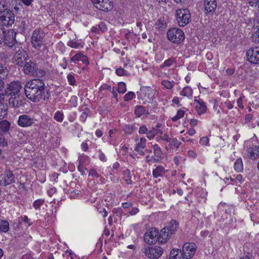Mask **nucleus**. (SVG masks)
Wrapping results in <instances>:
<instances>
[{
  "label": "nucleus",
  "mask_w": 259,
  "mask_h": 259,
  "mask_svg": "<svg viewBox=\"0 0 259 259\" xmlns=\"http://www.w3.org/2000/svg\"><path fill=\"white\" fill-rule=\"evenodd\" d=\"M166 171L167 170H165L163 166L158 165L153 170L152 175L154 178H157L160 177H163Z\"/></svg>",
  "instance_id": "obj_22"
},
{
  "label": "nucleus",
  "mask_w": 259,
  "mask_h": 259,
  "mask_svg": "<svg viewBox=\"0 0 259 259\" xmlns=\"http://www.w3.org/2000/svg\"><path fill=\"white\" fill-rule=\"evenodd\" d=\"M45 34L44 31L40 29H36L32 33L31 36V44L32 47L37 51L45 46L44 38Z\"/></svg>",
  "instance_id": "obj_2"
},
{
  "label": "nucleus",
  "mask_w": 259,
  "mask_h": 259,
  "mask_svg": "<svg viewBox=\"0 0 259 259\" xmlns=\"http://www.w3.org/2000/svg\"><path fill=\"white\" fill-rule=\"evenodd\" d=\"M178 227V223L176 221H172L170 223L169 226L166 227V229L168 231V233L171 235L175 232Z\"/></svg>",
  "instance_id": "obj_28"
},
{
  "label": "nucleus",
  "mask_w": 259,
  "mask_h": 259,
  "mask_svg": "<svg viewBox=\"0 0 259 259\" xmlns=\"http://www.w3.org/2000/svg\"><path fill=\"white\" fill-rule=\"evenodd\" d=\"M21 259H34L33 254L31 252H28L23 254Z\"/></svg>",
  "instance_id": "obj_55"
},
{
  "label": "nucleus",
  "mask_w": 259,
  "mask_h": 259,
  "mask_svg": "<svg viewBox=\"0 0 259 259\" xmlns=\"http://www.w3.org/2000/svg\"><path fill=\"white\" fill-rule=\"evenodd\" d=\"M78 170L81 173L82 175H84L85 173V171L87 170V168L85 167V165L81 164L79 163L78 166Z\"/></svg>",
  "instance_id": "obj_56"
},
{
  "label": "nucleus",
  "mask_w": 259,
  "mask_h": 259,
  "mask_svg": "<svg viewBox=\"0 0 259 259\" xmlns=\"http://www.w3.org/2000/svg\"><path fill=\"white\" fill-rule=\"evenodd\" d=\"M45 85L42 80L33 79L27 81L25 85L26 97L33 102H38L45 99Z\"/></svg>",
  "instance_id": "obj_1"
},
{
  "label": "nucleus",
  "mask_w": 259,
  "mask_h": 259,
  "mask_svg": "<svg viewBox=\"0 0 259 259\" xmlns=\"http://www.w3.org/2000/svg\"><path fill=\"white\" fill-rule=\"evenodd\" d=\"M180 95L189 99H191L193 96V90L189 86L185 87L180 92Z\"/></svg>",
  "instance_id": "obj_26"
},
{
  "label": "nucleus",
  "mask_w": 259,
  "mask_h": 259,
  "mask_svg": "<svg viewBox=\"0 0 259 259\" xmlns=\"http://www.w3.org/2000/svg\"><path fill=\"white\" fill-rule=\"evenodd\" d=\"M8 75L7 68L0 63V77L4 78Z\"/></svg>",
  "instance_id": "obj_43"
},
{
  "label": "nucleus",
  "mask_w": 259,
  "mask_h": 259,
  "mask_svg": "<svg viewBox=\"0 0 259 259\" xmlns=\"http://www.w3.org/2000/svg\"><path fill=\"white\" fill-rule=\"evenodd\" d=\"M36 67L37 65L35 63L32 61H29L26 62L23 66L24 73L26 74L32 76Z\"/></svg>",
  "instance_id": "obj_18"
},
{
  "label": "nucleus",
  "mask_w": 259,
  "mask_h": 259,
  "mask_svg": "<svg viewBox=\"0 0 259 259\" xmlns=\"http://www.w3.org/2000/svg\"><path fill=\"white\" fill-rule=\"evenodd\" d=\"M16 33L13 29H6V32L2 33V40L0 41V44L4 42L9 47H13L16 42Z\"/></svg>",
  "instance_id": "obj_5"
},
{
  "label": "nucleus",
  "mask_w": 259,
  "mask_h": 259,
  "mask_svg": "<svg viewBox=\"0 0 259 259\" xmlns=\"http://www.w3.org/2000/svg\"><path fill=\"white\" fill-rule=\"evenodd\" d=\"M154 155L158 158L161 159L163 158V153L161 148L157 144H155L153 146Z\"/></svg>",
  "instance_id": "obj_31"
},
{
  "label": "nucleus",
  "mask_w": 259,
  "mask_h": 259,
  "mask_svg": "<svg viewBox=\"0 0 259 259\" xmlns=\"http://www.w3.org/2000/svg\"><path fill=\"white\" fill-rule=\"evenodd\" d=\"M27 26L28 25L26 22L25 20H22L19 25V28L21 32H24L27 28Z\"/></svg>",
  "instance_id": "obj_52"
},
{
  "label": "nucleus",
  "mask_w": 259,
  "mask_h": 259,
  "mask_svg": "<svg viewBox=\"0 0 259 259\" xmlns=\"http://www.w3.org/2000/svg\"><path fill=\"white\" fill-rule=\"evenodd\" d=\"M143 252L148 258L156 259L162 255L163 249L160 246H148L144 247Z\"/></svg>",
  "instance_id": "obj_6"
},
{
  "label": "nucleus",
  "mask_w": 259,
  "mask_h": 259,
  "mask_svg": "<svg viewBox=\"0 0 259 259\" xmlns=\"http://www.w3.org/2000/svg\"><path fill=\"white\" fill-rule=\"evenodd\" d=\"M204 10L206 13L212 14L217 7L215 0H204Z\"/></svg>",
  "instance_id": "obj_16"
},
{
  "label": "nucleus",
  "mask_w": 259,
  "mask_h": 259,
  "mask_svg": "<svg viewBox=\"0 0 259 259\" xmlns=\"http://www.w3.org/2000/svg\"><path fill=\"white\" fill-rule=\"evenodd\" d=\"M99 158L103 162H106L107 160V157L101 151H99Z\"/></svg>",
  "instance_id": "obj_57"
},
{
  "label": "nucleus",
  "mask_w": 259,
  "mask_h": 259,
  "mask_svg": "<svg viewBox=\"0 0 259 259\" xmlns=\"http://www.w3.org/2000/svg\"><path fill=\"white\" fill-rule=\"evenodd\" d=\"M168 39L172 43L179 44L182 42L185 38L184 33L178 28H172L167 32Z\"/></svg>",
  "instance_id": "obj_3"
},
{
  "label": "nucleus",
  "mask_w": 259,
  "mask_h": 259,
  "mask_svg": "<svg viewBox=\"0 0 259 259\" xmlns=\"http://www.w3.org/2000/svg\"><path fill=\"white\" fill-rule=\"evenodd\" d=\"M136 129L135 126L133 124H127L124 126L123 131L126 134H132Z\"/></svg>",
  "instance_id": "obj_35"
},
{
  "label": "nucleus",
  "mask_w": 259,
  "mask_h": 259,
  "mask_svg": "<svg viewBox=\"0 0 259 259\" xmlns=\"http://www.w3.org/2000/svg\"><path fill=\"white\" fill-rule=\"evenodd\" d=\"M123 179L126 182L127 185L131 184L132 183V180L131 179L132 174L129 169H126L123 171Z\"/></svg>",
  "instance_id": "obj_29"
},
{
  "label": "nucleus",
  "mask_w": 259,
  "mask_h": 259,
  "mask_svg": "<svg viewBox=\"0 0 259 259\" xmlns=\"http://www.w3.org/2000/svg\"><path fill=\"white\" fill-rule=\"evenodd\" d=\"M21 89L22 85L20 82L12 81L8 85L5 93L11 96L21 94Z\"/></svg>",
  "instance_id": "obj_12"
},
{
  "label": "nucleus",
  "mask_w": 259,
  "mask_h": 259,
  "mask_svg": "<svg viewBox=\"0 0 259 259\" xmlns=\"http://www.w3.org/2000/svg\"><path fill=\"white\" fill-rule=\"evenodd\" d=\"M0 21L3 25L11 26L15 21V15L11 11L6 9L0 12Z\"/></svg>",
  "instance_id": "obj_7"
},
{
  "label": "nucleus",
  "mask_w": 259,
  "mask_h": 259,
  "mask_svg": "<svg viewBox=\"0 0 259 259\" xmlns=\"http://www.w3.org/2000/svg\"><path fill=\"white\" fill-rule=\"evenodd\" d=\"M148 129L145 126H142L140 127L139 133L141 134H145L147 133Z\"/></svg>",
  "instance_id": "obj_59"
},
{
  "label": "nucleus",
  "mask_w": 259,
  "mask_h": 259,
  "mask_svg": "<svg viewBox=\"0 0 259 259\" xmlns=\"http://www.w3.org/2000/svg\"><path fill=\"white\" fill-rule=\"evenodd\" d=\"M144 109L142 106H139L136 107L135 113L138 116L140 117L144 114Z\"/></svg>",
  "instance_id": "obj_44"
},
{
  "label": "nucleus",
  "mask_w": 259,
  "mask_h": 259,
  "mask_svg": "<svg viewBox=\"0 0 259 259\" xmlns=\"http://www.w3.org/2000/svg\"><path fill=\"white\" fill-rule=\"evenodd\" d=\"M247 152L250 158L255 159L259 157V147L256 146L250 147L248 149Z\"/></svg>",
  "instance_id": "obj_23"
},
{
  "label": "nucleus",
  "mask_w": 259,
  "mask_h": 259,
  "mask_svg": "<svg viewBox=\"0 0 259 259\" xmlns=\"http://www.w3.org/2000/svg\"><path fill=\"white\" fill-rule=\"evenodd\" d=\"M135 97V94L133 92H129L126 93L124 96V100L125 101H128L131 100Z\"/></svg>",
  "instance_id": "obj_46"
},
{
  "label": "nucleus",
  "mask_w": 259,
  "mask_h": 259,
  "mask_svg": "<svg viewBox=\"0 0 259 259\" xmlns=\"http://www.w3.org/2000/svg\"><path fill=\"white\" fill-rule=\"evenodd\" d=\"M89 160V157L87 156H80L79 159V163L85 165V163L88 162Z\"/></svg>",
  "instance_id": "obj_51"
},
{
  "label": "nucleus",
  "mask_w": 259,
  "mask_h": 259,
  "mask_svg": "<svg viewBox=\"0 0 259 259\" xmlns=\"http://www.w3.org/2000/svg\"><path fill=\"white\" fill-rule=\"evenodd\" d=\"M199 143L203 146H208L209 139L207 137H203L200 139Z\"/></svg>",
  "instance_id": "obj_50"
},
{
  "label": "nucleus",
  "mask_w": 259,
  "mask_h": 259,
  "mask_svg": "<svg viewBox=\"0 0 259 259\" xmlns=\"http://www.w3.org/2000/svg\"><path fill=\"white\" fill-rule=\"evenodd\" d=\"M9 230V223L6 221L0 222V231L5 233L7 232Z\"/></svg>",
  "instance_id": "obj_36"
},
{
  "label": "nucleus",
  "mask_w": 259,
  "mask_h": 259,
  "mask_svg": "<svg viewBox=\"0 0 259 259\" xmlns=\"http://www.w3.org/2000/svg\"><path fill=\"white\" fill-rule=\"evenodd\" d=\"M67 80L70 85H74L75 84L76 80L74 76L72 74H69L67 75Z\"/></svg>",
  "instance_id": "obj_48"
},
{
  "label": "nucleus",
  "mask_w": 259,
  "mask_h": 259,
  "mask_svg": "<svg viewBox=\"0 0 259 259\" xmlns=\"http://www.w3.org/2000/svg\"><path fill=\"white\" fill-rule=\"evenodd\" d=\"M75 55L76 57V59H77V61H80L86 65H88L89 64V62L88 61L87 57L81 53H77Z\"/></svg>",
  "instance_id": "obj_33"
},
{
  "label": "nucleus",
  "mask_w": 259,
  "mask_h": 259,
  "mask_svg": "<svg viewBox=\"0 0 259 259\" xmlns=\"http://www.w3.org/2000/svg\"><path fill=\"white\" fill-rule=\"evenodd\" d=\"M135 141L136 144L135 150L142 155H144L143 149L146 147V139L143 137L140 138H137L136 139Z\"/></svg>",
  "instance_id": "obj_17"
},
{
  "label": "nucleus",
  "mask_w": 259,
  "mask_h": 259,
  "mask_svg": "<svg viewBox=\"0 0 259 259\" xmlns=\"http://www.w3.org/2000/svg\"><path fill=\"white\" fill-rule=\"evenodd\" d=\"M185 112L182 110H179L177 113V114L172 118V120L174 121H176L177 120L182 118L184 117Z\"/></svg>",
  "instance_id": "obj_39"
},
{
  "label": "nucleus",
  "mask_w": 259,
  "mask_h": 259,
  "mask_svg": "<svg viewBox=\"0 0 259 259\" xmlns=\"http://www.w3.org/2000/svg\"><path fill=\"white\" fill-rule=\"evenodd\" d=\"M184 258L185 257L181 250L178 249H174L171 251L169 259H184Z\"/></svg>",
  "instance_id": "obj_25"
},
{
  "label": "nucleus",
  "mask_w": 259,
  "mask_h": 259,
  "mask_svg": "<svg viewBox=\"0 0 259 259\" xmlns=\"http://www.w3.org/2000/svg\"><path fill=\"white\" fill-rule=\"evenodd\" d=\"M120 152L122 153L123 155H126L127 153H128V148L127 147L125 146H122L121 149H120Z\"/></svg>",
  "instance_id": "obj_61"
},
{
  "label": "nucleus",
  "mask_w": 259,
  "mask_h": 259,
  "mask_svg": "<svg viewBox=\"0 0 259 259\" xmlns=\"http://www.w3.org/2000/svg\"><path fill=\"white\" fill-rule=\"evenodd\" d=\"M174 63V59H169L166 60H165L163 64L161 65V67H164L165 66H170L173 63Z\"/></svg>",
  "instance_id": "obj_53"
},
{
  "label": "nucleus",
  "mask_w": 259,
  "mask_h": 259,
  "mask_svg": "<svg viewBox=\"0 0 259 259\" xmlns=\"http://www.w3.org/2000/svg\"><path fill=\"white\" fill-rule=\"evenodd\" d=\"M161 84L165 89L167 90H171L175 85V82L174 81H169L165 79L161 81Z\"/></svg>",
  "instance_id": "obj_34"
},
{
  "label": "nucleus",
  "mask_w": 259,
  "mask_h": 259,
  "mask_svg": "<svg viewBox=\"0 0 259 259\" xmlns=\"http://www.w3.org/2000/svg\"><path fill=\"white\" fill-rule=\"evenodd\" d=\"M195 109L198 115H201L206 112L207 107L206 104L202 100H194Z\"/></svg>",
  "instance_id": "obj_19"
},
{
  "label": "nucleus",
  "mask_w": 259,
  "mask_h": 259,
  "mask_svg": "<svg viewBox=\"0 0 259 259\" xmlns=\"http://www.w3.org/2000/svg\"><path fill=\"white\" fill-rule=\"evenodd\" d=\"M89 175V176L96 177L97 178H98L99 177V174H98L97 171L94 169H90Z\"/></svg>",
  "instance_id": "obj_58"
},
{
  "label": "nucleus",
  "mask_w": 259,
  "mask_h": 259,
  "mask_svg": "<svg viewBox=\"0 0 259 259\" xmlns=\"http://www.w3.org/2000/svg\"><path fill=\"white\" fill-rule=\"evenodd\" d=\"M176 19L180 26H185L189 23L191 15L187 9H180L176 12Z\"/></svg>",
  "instance_id": "obj_4"
},
{
  "label": "nucleus",
  "mask_w": 259,
  "mask_h": 259,
  "mask_svg": "<svg viewBox=\"0 0 259 259\" xmlns=\"http://www.w3.org/2000/svg\"><path fill=\"white\" fill-rule=\"evenodd\" d=\"M126 91V84L124 82H120L118 84V92L120 93H124Z\"/></svg>",
  "instance_id": "obj_41"
},
{
  "label": "nucleus",
  "mask_w": 259,
  "mask_h": 259,
  "mask_svg": "<svg viewBox=\"0 0 259 259\" xmlns=\"http://www.w3.org/2000/svg\"><path fill=\"white\" fill-rule=\"evenodd\" d=\"M197 245L194 242H186L183 246V255L186 259H191L196 252Z\"/></svg>",
  "instance_id": "obj_8"
},
{
  "label": "nucleus",
  "mask_w": 259,
  "mask_h": 259,
  "mask_svg": "<svg viewBox=\"0 0 259 259\" xmlns=\"http://www.w3.org/2000/svg\"><path fill=\"white\" fill-rule=\"evenodd\" d=\"M158 230L155 228H150L144 236V241L148 244H155L158 241Z\"/></svg>",
  "instance_id": "obj_9"
},
{
  "label": "nucleus",
  "mask_w": 259,
  "mask_h": 259,
  "mask_svg": "<svg viewBox=\"0 0 259 259\" xmlns=\"http://www.w3.org/2000/svg\"><path fill=\"white\" fill-rule=\"evenodd\" d=\"M15 61L19 66H22L26 59V53L22 50H18L14 56Z\"/></svg>",
  "instance_id": "obj_20"
},
{
  "label": "nucleus",
  "mask_w": 259,
  "mask_h": 259,
  "mask_svg": "<svg viewBox=\"0 0 259 259\" xmlns=\"http://www.w3.org/2000/svg\"><path fill=\"white\" fill-rule=\"evenodd\" d=\"M68 46L74 49H78L79 48H82L83 47V45L81 44L78 42L77 41L71 40L68 41L67 44Z\"/></svg>",
  "instance_id": "obj_37"
},
{
  "label": "nucleus",
  "mask_w": 259,
  "mask_h": 259,
  "mask_svg": "<svg viewBox=\"0 0 259 259\" xmlns=\"http://www.w3.org/2000/svg\"><path fill=\"white\" fill-rule=\"evenodd\" d=\"M24 97L21 94L11 96L9 104L12 107L19 108L23 105Z\"/></svg>",
  "instance_id": "obj_15"
},
{
  "label": "nucleus",
  "mask_w": 259,
  "mask_h": 259,
  "mask_svg": "<svg viewBox=\"0 0 259 259\" xmlns=\"http://www.w3.org/2000/svg\"><path fill=\"white\" fill-rule=\"evenodd\" d=\"M6 2L4 0H0V12L6 9Z\"/></svg>",
  "instance_id": "obj_63"
},
{
  "label": "nucleus",
  "mask_w": 259,
  "mask_h": 259,
  "mask_svg": "<svg viewBox=\"0 0 259 259\" xmlns=\"http://www.w3.org/2000/svg\"><path fill=\"white\" fill-rule=\"evenodd\" d=\"M245 98V96L242 94L241 95L240 97L237 100V106L241 109H244V106L243 105V100Z\"/></svg>",
  "instance_id": "obj_47"
},
{
  "label": "nucleus",
  "mask_w": 259,
  "mask_h": 259,
  "mask_svg": "<svg viewBox=\"0 0 259 259\" xmlns=\"http://www.w3.org/2000/svg\"><path fill=\"white\" fill-rule=\"evenodd\" d=\"M234 169L237 172H242L243 170V161L241 158H238L234 163Z\"/></svg>",
  "instance_id": "obj_27"
},
{
  "label": "nucleus",
  "mask_w": 259,
  "mask_h": 259,
  "mask_svg": "<svg viewBox=\"0 0 259 259\" xmlns=\"http://www.w3.org/2000/svg\"><path fill=\"white\" fill-rule=\"evenodd\" d=\"M46 75V71L41 68H36L32 76H35L38 78H42L44 77Z\"/></svg>",
  "instance_id": "obj_32"
},
{
  "label": "nucleus",
  "mask_w": 259,
  "mask_h": 259,
  "mask_svg": "<svg viewBox=\"0 0 259 259\" xmlns=\"http://www.w3.org/2000/svg\"><path fill=\"white\" fill-rule=\"evenodd\" d=\"M139 211L138 208L135 207H133L132 209L129 211V214L131 215H135Z\"/></svg>",
  "instance_id": "obj_60"
},
{
  "label": "nucleus",
  "mask_w": 259,
  "mask_h": 259,
  "mask_svg": "<svg viewBox=\"0 0 259 259\" xmlns=\"http://www.w3.org/2000/svg\"><path fill=\"white\" fill-rule=\"evenodd\" d=\"M115 72L118 76H128L130 74L127 71L122 68H118L116 69Z\"/></svg>",
  "instance_id": "obj_40"
},
{
  "label": "nucleus",
  "mask_w": 259,
  "mask_h": 259,
  "mask_svg": "<svg viewBox=\"0 0 259 259\" xmlns=\"http://www.w3.org/2000/svg\"><path fill=\"white\" fill-rule=\"evenodd\" d=\"M158 133L162 134V131L160 130L153 128L152 130L148 131L147 137L149 140H152Z\"/></svg>",
  "instance_id": "obj_30"
},
{
  "label": "nucleus",
  "mask_w": 259,
  "mask_h": 259,
  "mask_svg": "<svg viewBox=\"0 0 259 259\" xmlns=\"http://www.w3.org/2000/svg\"><path fill=\"white\" fill-rule=\"evenodd\" d=\"M172 102L173 104H175L178 106V107H180L181 105L180 103L179 98L178 97H175L173 98Z\"/></svg>",
  "instance_id": "obj_62"
},
{
  "label": "nucleus",
  "mask_w": 259,
  "mask_h": 259,
  "mask_svg": "<svg viewBox=\"0 0 259 259\" xmlns=\"http://www.w3.org/2000/svg\"><path fill=\"white\" fill-rule=\"evenodd\" d=\"M252 40L256 44H259V28L257 30L252 34Z\"/></svg>",
  "instance_id": "obj_49"
},
{
  "label": "nucleus",
  "mask_w": 259,
  "mask_h": 259,
  "mask_svg": "<svg viewBox=\"0 0 259 259\" xmlns=\"http://www.w3.org/2000/svg\"><path fill=\"white\" fill-rule=\"evenodd\" d=\"M44 202V200L42 199H37L33 202V206L35 209H37L43 204Z\"/></svg>",
  "instance_id": "obj_45"
},
{
  "label": "nucleus",
  "mask_w": 259,
  "mask_h": 259,
  "mask_svg": "<svg viewBox=\"0 0 259 259\" xmlns=\"http://www.w3.org/2000/svg\"><path fill=\"white\" fill-rule=\"evenodd\" d=\"M35 122L33 117L28 114H22L18 117L17 120L18 125L22 127H28L33 125Z\"/></svg>",
  "instance_id": "obj_10"
},
{
  "label": "nucleus",
  "mask_w": 259,
  "mask_h": 259,
  "mask_svg": "<svg viewBox=\"0 0 259 259\" xmlns=\"http://www.w3.org/2000/svg\"><path fill=\"white\" fill-rule=\"evenodd\" d=\"M54 118L57 121L62 122L64 118L63 113L60 111H57L54 114Z\"/></svg>",
  "instance_id": "obj_38"
},
{
  "label": "nucleus",
  "mask_w": 259,
  "mask_h": 259,
  "mask_svg": "<svg viewBox=\"0 0 259 259\" xmlns=\"http://www.w3.org/2000/svg\"><path fill=\"white\" fill-rule=\"evenodd\" d=\"M249 5L252 7L259 8V0H250Z\"/></svg>",
  "instance_id": "obj_54"
},
{
  "label": "nucleus",
  "mask_w": 259,
  "mask_h": 259,
  "mask_svg": "<svg viewBox=\"0 0 259 259\" xmlns=\"http://www.w3.org/2000/svg\"><path fill=\"white\" fill-rule=\"evenodd\" d=\"M246 58L251 63L259 64V47L249 49L247 51Z\"/></svg>",
  "instance_id": "obj_14"
},
{
  "label": "nucleus",
  "mask_w": 259,
  "mask_h": 259,
  "mask_svg": "<svg viewBox=\"0 0 259 259\" xmlns=\"http://www.w3.org/2000/svg\"><path fill=\"white\" fill-rule=\"evenodd\" d=\"M11 124L7 120H3L0 121V134L4 135L8 133Z\"/></svg>",
  "instance_id": "obj_24"
},
{
  "label": "nucleus",
  "mask_w": 259,
  "mask_h": 259,
  "mask_svg": "<svg viewBox=\"0 0 259 259\" xmlns=\"http://www.w3.org/2000/svg\"><path fill=\"white\" fill-rule=\"evenodd\" d=\"M170 147H175L176 148H179L181 144V143L179 141L177 138H172L170 142Z\"/></svg>",
  "instance_id": "obj_42"
},
{
  "label": "nucleus",
  "mask_w": 259,
  "mask_h": 259,
  "mask_svg": "<svg viewBox=\"0 0 259 259\" xmlns=\"http://www.w3.org/2000/svg\"><path fill=\"white\" fill-rule=\"evenodd\" d=\"M94 6L99 10L103 11H111L113 7V3L110 0H91Z\"/></svg>",
  "instance_id": "obj_11"
},
{
  "label": "nucleus",
  "mask_w": 259,
  "mask_h": 259,
  "mask_svg": "<svg viewBox=\"0 0 259 259\" xmlns=\"http://www.w3.org/2000/svg\"><path fill=\"white\" fill-rule=\"evenodd\" d=\"M171 235L168 233V231L166 229V227L163 228L159 233L158 236V241L161 244L165 243L169 238Z\"/></svg>",
  "instance_id": "obj_21"
},
{
  "label": "nucleus",
  "mask_w": 259,
  "mask_h": 259,
  "mask_svg": "<svg viewBox=\"0 0 259 259\" xmlns=\"http://www.w3.org/2000/svg\"><path fill=\"white\" fill-rule=\"evenodd\" d=\"M67 64L66 59L65 58H63L62 59V63L60 64V65L63 69H65L67 68Z\"/></svg>",
  "instance_id": "obj_64"
},
{
  "label": "nucleus",
  "mask_w": 259,
  "mask_h": 259,
  "mask_svg": "<svg viewBox=\"0 0 259 259\" xmlns=\"http://www.w3.org/2000/svg\"><path fill=\"white\" fill-rule=\"evenodd\" d=\"M15 182V177L12 171L6 170L0 176V185L6 186Z\"/></svg>",
  "instance_id": "obj_13"
}]
</instances>
